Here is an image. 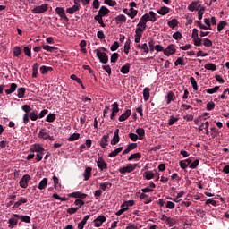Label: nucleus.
I'll list each match as a JSON object with an SVG mask.
<instances>
[{
	"instance_id": "obj_1",
	"label": "nucleus",
	"mask_w": 229,
	"mask_h": 229,
	"mask_svg": "<svg viewBox=\"0 0 229 229\" xmlns=\"http://www.w3.org/2000/svg\"><path fill=\"white\" fill-rule=\"evenodd\" d=\"M69 197L78 199H75L74 205L77 206V208H81V207H83V205H85V201H83V199H85V198H87V194L81 193L80 191H75V192L70 193Z\"/></svg>"
},
{
	"instance_id": "obj_2",
	"label": "nucleus",
	"mask_w": 229,
	"mask_h": 229,
	"mask_svg": "<svg viewBox=\"0 0 229 229\" xmlns=\"http://www.w3.org/2000/svg\"><path fill=\"white\" fill-rule=\"evenodd\" d=\"M135 169H137V164H129L124 167L119 168L118 171L121 173V174H126V173H133Z\"/></svg>"
},
{
	"instance_id": "obj_3",
	"label": "nucleus",
	"mask_w": 229,
	"mask_h": 229,
	"mask_svg": "<svg viewBox=\"0 0 229 229\" xmlns=\"http://www.w3.org/2000/svg\"><path fill=\"white\" fill-rule=\"evenodd\" d=\"M198 33V29H193L191 38L193 39L194 46L199 47L202 44L201 42H203V38H199Z\"/></svg>"
},
{
	"instance_id": "obj_4",
	"label": "nucleus",
	"mask_w": 229,
	"mask_h": 229,
	"mask_svg": "<svg viewBox=\"0 0 229 229\" xmlns=\"http://www.w3.org/2000/svg\"><path fill=\"white\" fill-rule=\"evenodd\" d=\"M95 52L101 64H108V55L106 53L101 52L99 49H96Z\"/></svg>"
},
{
	"instance_id": "obj_5",
	"label": "nucleus",
	"mask_w": 229,
	"mask_h": 229,
	"mask_svg": "<svg viewBox=\"0 0 229 229\" xmlns=\"http://www.w3.org/2000/svg\"><path fill=\"white\" fill-rule=\"evenodd\" d=\"M149 21V14L145 13L141 18L139 23L137 24L138 28L143 27V30H146L148 22Z\"/></svg>"
},
{
	"instance_id": "obj_6",
	"label": "nucleus",
	"mask_w": 229,
	"mask_h": 229,
	"mask_svg": "<svg viewBox=\"0 0 229 229\" xmlns=\"http://www.w3.org/2000/svg\"><path fill=\"white\" fill-rule=\"evenodd\" d=\"M30 180H31V176H30V174L23 175L20 180V187H21V189H28V183L30 182Z\"/></svg>"
},
{
	"instance_id": "obj_7",
	"label": "nucleus",
	"mask_w": 229,
	"mask_h": 229,
	"mask_svg": "<svg viewBox=\"0 0 229 229\" xmlns=\"http://www.w3.org/2000/svg\"><path fill=\"white\" fill-rule=\"evenodd\" d=\"M106 221V216L101 215L98 216L94 221H93V225L96 228H99L100 226H102L103 223H105Z\"/></svg>"
},
{
	"instance_id": "obj_8",
	"label": "nucleus",
	"mask_w": 229,
	"mask_h": 229,
	"mask_svg": "<svg viewBox=\"0 0 229 229\" xmlns=\"http://www.w3.org/2000/svg\"><path fill=\"white\" fill-rule=\"evenodd\" d=\"M97 165L100 169V171H105V169H108V165H106V162H105L103 157H98Z\"/></svg>"
},
{
	"instance_id": "obj_9",
	"label": "nucleus",
	"mask_w": 229,
	"mask_h": 229,
	"mask_svg": "<svg viewBox=\"0 0 229 229\" xmlns=\"http://www.w3.org/2000/svg\"><path fill=\"white\" fill-rule=\"evenodd\" d=\"M176 53V47H174V45L170 44L167 46V47L164 50V55L165 56H171V55H174Z\"/></svg>"
},
{
	"instance_id": "obj_10",
	"label": "nucleus",
	"mask_w": 229,
	"mask_h": 229,
	"mask_svg": "<svg viewBox=\"0 0 229 229\" xmlns=\"http://www.w3.org/2000/svg\"><path fill=\"white\" fill-rule=\"evenodd\" d=\"M55 13H57V15H59L61 19H64L65 22H69V18L67 17V15H65V10H64V8L56 7Z\"/></svg>"
},
{
	"instance_id": "obj_11",
	"label": "nucleus",
	"mask_w": 229,
	"mask_h": 229,
	"mask_svg": "<svg viewBox=\"0 0 229 229\" xmlns=\"http://www.w3.org/2000/svg\"><path fill=\"white\" fill-rule=\"evenodd\" d=\"M201 5L199 4V1H192L189 5H188V10L190 12H198L199 10Z\"/></svg>"
},
{
	"instance_id": "obj_12",
	"label": "nucleus",
	"mask_w": 229,
	"mask_h": 229,
	"mask_svg": "<svg viewBox=\"0 0 229 229\" xmlns=\"http://www.w3.org/2000/svg\"><path fill=\"white\" fill-rule=\"evenodd\" d=\"M47 4H42L39 6H36L34 9H32V13H44L45 12H47Z\"/></svg>"
},
{
	"instance_id": "obj_13",
	"label": "nucleus",
	"mask_w": 229,
	"mask_h": 229,
	"mask_svg": "<svg viewBox=\"0 0 229 229\" xmlns=\"http://www.w3.org/2000/svg\"><path fill=\"white\" fill-rule=\"evenodd\" d=\"M108 13H110L109 9L105 6H101L100 9L98 10L97 16L103 18V17H106V15H108Z\"/></svg>"
},
{
	"instance_id": "obj_14",
	"label": "nucleus",
	"mask_w": 229,
	"mask_h": 229,
	"mask_svg": "<svg viewBox=\"0 0 229 229\" xmlns=\"http://www.w3.org/2000/svg\"><path fill=\"white\" fill-rule=\"evenodd\" d=\"M30 150L32 153H44L46 151V149L43 148L42 145L40 144H34Z\"/></svg>"
},
{
	"instance_id": "obj_15",
	"label": "nucleus",
	"mask_w": 229,
	"mask_h": 229,
	"mask_svg": "<svg viewBox=\"0 0 229 229\" xmlns=\"http://www.w3.org/2000/svg\"><path fill=\"white\" fill-rule=\"evenodd\" d=\"M80 3H76L72 7H69L66 9V13H70V15H72L75 12H80Z\"/></svg>"
},
{
	"instance_id": "obj_16",
	"label": "nucleus",
	"mask_w": 229,
	"mask_h": 229,
	"mask_svg": "<svg viewBox=\"0 0 229 229\" xmlns=\"http://www.w3.org/2000/svg\"><path fill=\"white\" fill-rule=\"evenodd\" d=\"M130 115H131V110L127 109L124 113L122 114V115L119 116L118 121L123 123V121H126Z\"/></svg>"
},
{
	"instance_id": "obj_17",
	"label": "nucleus",
	"mask_w": 229,
	"mask_h": 229,
	"mask_svg": "<svg viewBox=\"0 0 229 229\" xmlns=\"http://www.w3.org/2000/svg\"><path fill=\"white\" fill-rule=\"evenodd\" d=\"M120 140H121V139L119 138V129H116L114 133V137L111 140L112 146H115L116 144H119Z\"/></svg>"
},
{
	"instance_id": "obj_18",
	"label": "nucleus",
	"mask_w": 229,
	"mask_h": 229,
	"mask_svg": "<svg viewBox=\"0 0 229 229\" xmlns=\"http://www.w3.org/2000/svg\"><path fill=\"white\" fill-rule=\"evenodd\" d=\"M83 176H84L85 182L90 180V176H92V167H89V166L86 167Z\"/></svg>"
},
{
	"instance_id": "obj_19",
	"label": "nucleus",
	"mask_w": 229,
	"mask_h": 229,
	"mask_svg": "<svg viewBox=\"0 0 229 229\" xmlns=\"http://www.w3.org/2000/svg\"><path fill=\"white\" fill-rule=\"evenodd\" d=\"M108 139H110V134H106L102 137V140L100 141V146L104 149L108 146Z\"/></svg>"
},
{
	"instance_id": "obj_20",
	"label": "nucleus",
	"mask_w": 229,
	"mask_h": 229,
	"mask_svg": "<svg viewBox=\"0 0 229 229\" xmlns=\"http://www.w3.org/2000/svg\"><path fill=\"white\" fill-rule=\"evenodd\" d=\"M123 149H124L123 147H119L116 149L113 150L111 153L108 154L109 158H115V157H117V155H119V153H121Z\"/></svg>"
},
{
	"instance_id": "obj_21",
	"label": "nucleus",
	"mask_w": 229,
	"mask_h": 229,
	"mask_svg": "<svg viewBox=\"0 0 229 229\" xmlns=\"http://www.w3.org/2000/svg\"><path fill=\"white\" fill-rule=\"evenodd\" d=\"M90 219V215H86L82 221L78 224V229H83L85 225H87V221Z\"/></svg>"
},
{
	"instance_id": "obj_22",
	"label": "nucleus",
	"mask_w": 229,
	"mask_h": 229,
	"mask_svg": "<svg viewBox=\"0 0 229 229\" xmlns=\"http://www.w3.org/2000/svg\"><path fill=\"white\" fill-rule=\"evenodd\" d=\"M38 138L43 139V140H47L49 138V132L46 131V129H41L39 133H38Z\"/></svg>"
},
{
	"instance_id": "obj_23",
	"label": "nucleus",
	"mask_w": 229,
	"mask_h": 229,
	"mask_svg": "<svg viewBox=\"0 0 229 229\" xmlns=\"http://www.w3.org/2000/svg\"><path fill=\"white\" fill-rule=\"evenodd\" d=\"M17 84L16 83H11L10 84V88L8 89L5 90V94L7 96H9V94H13V92H15V90H17Z\"/></svg>"
},
{
	"instance_id": "obj_24",
	"label": "nucleus",
	"mask_w": 229,
	"mask_h": 229,
	"mask_svg": "<svg viewBox=\"0 0 229 229\" xmlns=\"http://www.w3.org/2000/svg\"><path fill=\"white\" fill-rule=\"evenodd\" d=\"M142 158V154L140 153H134L131 154L129 157H128V161L131 162V160H140Z\"/></svg>"
},
{
	"instance_id": "obj_25",
	"label": "nucleus",
	"mask_w": 229,
	"mask_h": 229,
	"mask_svg": "<svg viewBox=\"0 0 229 229\" xmlns=\"http://www.w3.org/2000/svg\"><path fill=\"white\" fill-rule=\"evenodd\" d=\"M24 203H28V199L21 197V199H19L18 201H16L14 203L13 208H19V207H21V205H22Z\"/></svg>"
},
{
	"instance_id": "obj_26",
	"label": "nucleus",
	"mask_w": 229,
	"mask_h": 229,
	"mask_svg": "<svg viewBox=\"0 0 229 229\" xmlns=\"http://www.w3.org/2000/svg\"><path fill=\"white\" fill-rule=\"evenodd\" d=\"M131 64H130V63H126L123 66H122V68L120 69V72H122V74H128V72H130V67Z\"/></svg>"
},
{
	"instance_id": "obj_27",
	"label": "nucleus",
	"mask_w": 229,
	"mask_h": 229,
	"mask_svg": "<svg viewBox=\"0 0 229 229\" xmlns=\"http://www.w3.org/2000/svg\"><path fill=\"white\" fill-rule=\"evenodd\" d=\"M136 133L139 136L138 138L140 139V140H142V139H144L146 135V131L143 128H138L136 129Z\"/></svg>"
},
{
	"instance_id": "obj_28",
	"label": "nucleus",
	"mask_w": 229,
	"mask_h": 229,
	"mask_svg": "<svg viewBox=\"0 0 229 229\" xmlns=\"http://www.w3.org/2000/svg\"><path fill=\"white\" fill-rule=\"evenodd\" d=\"M38 67H40V64L38 63H35L32 66V78H37V75L38 74Z\"/></svg>"
},
{
	"instance_id": "obj_29",
	"label": "nucleus",
	"mask_w": 229,
	"mask_h": 229,
	"mask_svg": "<svg viewBox=\"0 0 229 229\" xmlns=\"http://www.w3.org/2000/svg\"><path fill=\"white\" fill-rule=\"evenodd\" d=\"M46 187H47V178H43L38 186V189H39V191H44V189H46Z\"/></svg>"
},
{
	"instance_id": "obj_30",
	"label": "nucleus",
	"mask_w": 229,
	"mask_h": 229,
	"mask_svg": "<svg viewBox=\"0 0 229 229\" xmlns=\"http://www.w3.org/2000/svg\"><path fill=\"white\" fill-rule=\"evenodd\" d=\"M116 24H123L126 21V16L124 14H120L114 18Z\"/></svg>"
},
{
	"instance_id": "obj_31",
	"label": "nucleus",
	"mask_w": 229,
	"mask_h": 229,
	"mask_svg": "<svg viewBox=\"0 0 229 229\" xmlns=\"http://www.w3.org/2000/svg\"><path fill=\"white\" fill-rule=\"evenodd\" d=\"M176 99V97L174 96V93L173 91H169L166 96V103L169 105L171 101H174Z\"/></svg>"
},
{
	"instance_id": "obj_32",
	"label": "nucleus",
	"mask_w": 229,
	"mask_h": 229,
	"mask_svg": "<svg viewBox=\"0 0 229 229\" xmlns=\"http://www.w3.org/2000/svg\"><path fill=\"white\" fill-rule=\"evenodd\" d=\"M204 68L207 71H217V66L215 64H213V63L206 64L204 65Z\"/></svg>"
},
{
	"instance_id": "obj_33",
	"label": "nucleus",
	"mask_w": 229,
	"mask_h": 229,
	"mask_svg": "<svg viewBox=\"0 0 229 229\" xmlns=\"http://www.w3.org/2000/svg\"><path fill=\"white\" fill-rule=\"evenodd\" d=\"M169 12H170L169 7H167V6H163V7H161V8L157 11V13H158L159 15H167V13H169Z\"/></svg>"
},
{
	"instance_id": "obj_34",
	"label": "nucleus",
	"mask_w": 229,
	"mask_h": 229,
	"mask_svg": "<svg viewBox=\"0 0 229 229\" xmlns=\"http://www.w3.org/2000/svg\"><path fill=\"white\" fill-rule=\"evenodd\" d=\"M55 121H56V114H55L53 113L48 114L46 118V122L47 123H55Z\"/></svg>"
},
{
	"instance_id": "obj_35",
	"label": "nucleus",
	"mask_w": 229,
	"mask_h": 229,
	"mask_svg": "<svg viewBox=\"0 0 229 229\" xmlns=\"http://www.w3.org/2000/svg\"><path fill=\"white\" fill-rule=\"evenodd\" d=\"M147 14L148 15V21H150V22H156L157 21V13H155V12L150 11Z\"/></svg>"
},
{
	"instance_id": "obj_36",
	"label": "nucleus",
	"mask_w": 229,
	"mask_h": 229,
	"mask_svg": "<svg viewBox=\"0 0 229 229\" xmlns=\"http://www.w3.org/2000/svg\"><path fill=\"white\" fill-rule=\"evenodd\" d=\"M203 126H205L204 130H206V135H209L210 131H208V126H210V123L208 122H205V123H201V125L199 127V130L202 131Z\"/></svg>"
},
{
	"instance_id": "obj_37",
	"label": "nucleus",
	"mask_w": 229,
	"mask_h": 229,
	"mask_svg": "<svg viewBox=\"0 0 229 229\" xmlns=\"http://www.w3.org/2000/svg\"><path fill=\"white\" fill-rule=\"evenodd\" d=\"M101 191H106V189H110L112 187V183L109 182H101L100 184Z\"/></svg>"
},
{
	"instance_id": "obj_38",
	"label": "nucleus",
	"mask_w": 229,
	"mask_h": 229,
	"mask_svg": "<svg viewBox=\"0 0 229 229\" xmlns=\"http://www.w3.org/2000/svg\"><path fill=\"white\" fill-rule=\"evenodd\" d=\"M26 94V89L25 88H19L17 89V97L22 99L24 98V95Z\"/></svg>"
},
{
	"instance_id": "obj_39",
	"label": "nucleus",
	"mask_w": 229,
	"mask_h": 229,
	"mask_svg": "<svg viewBox=\"0 0 229 229\" xmlns=\"http://www.w3.org/2000/svg\"><path fill=\"white\" fill-rule=\"evenodd\" d=\"M9 223V228H14L15 226H17V223H19V220L15 219V218H10L8 220Z\"/></svg>"
},
{
	"instance_id": "obj_40",
	"label": "nucleus",
	"mask_w": 229,
	"mask_h": 229,
	"mask_svg": "<svg viewBox=\"0 0 229 229\" xmlns=\"http://www.w3.org/2000/svg\"><path fill=\"white\" fill-rule=\"evenodd\" d=\"M167 24L169 28H176V26H178V20L174 18L168 21Z\"/></svg>"
},
{
	"instance_id": "obj_41",
	"label": "nucleus",
	"mask_w": 229,
	"mask_h": 229,
	"mask_svg": "<svg viewBox=\"0 0 229 229\" xmlns=\"http://www.w3.org/2000/svg\"><path fill=\"white\" fill-rule=\"evenodd\" d=\"M138 13H139V11L135 10L134 8H131L129 10V17L131 19H135V17H137Z\"/></svg>"
},
{
	"instance_id": "obj_42",
	"label": "nucleus",
	"mask_w": 229,
	"mask_h": 229,
	"mask_svg": "<svg viewBox=\"0 0 229 229\" xmlns=\"http://www.w3.org/2000/svg\"><path fill=\"white\" fill-rule=\"evenodd\" d=\"M143 99L144 101L149 100V88H145L143 89Z\"/></svg>"
},
{
	"instance_id": "obj_43",
	"label": "nucleus",
	"mask_w": 229,
	"mask_h": 229,
	"mask_svg": "<svg viewBox=\"0 0 229 229\" xmlns=\"http://www.w3.org/2000/svg\"><path fill=\"white\" fill-rule=\"evenodd\" d=\"M52 198H54L55 199H59L60 201H69V199L67 197H60L58 193H54L52 195Z\"/></svg>"
},
{
	"instance_id": "obj_44",
	"label": "nucleus",
	"mask_w": 229,
	"mask_h": 229,
	"mask_svg": "<svg viewBox=\"0 0 229 229\" xmlns=\"http://www.w3.org/2000/svg\"><path fill=\"white\" fill-rule=\"evenodd\" d=\"M21 53H22V48H21V47H15L13 48L14 56L19 57L21 56Z\"/></svg>"
},
{
	"instance_id": "obj_45",
	"label": "nucleus",
	"mask_w": 229,
	"mask_h": 229,
	"mask_svg": "<svg viewBox=\"0 0 229 229\" xmlns=\"http://www.w3.org/2000/svg\"><path fill=\"white\" fill-rule=\"evenodd\" d=\"M130 44H131V41L130 39H128L124 44L123 51L125 55H128V53H130Z\"/></svg>"
},
{
	"instance_id": "obj_46",
	"label": "nucleus",
	"mask_w": 229,
	"mask_h": 229,
	"mask_svg": "<svg viewBox=\"0 0 229 229\" xmlns=\"http://www.w3.org/2000/svg\"><path fill=\"white\" fill-rule=\"evenodd\" d=\"M71 80H74L75 81H77L79 83V85H81L82 87V89H85V87H83V81H81V79L78 78V76L72 74Z\"/></svg>"
},
{
	"instance_id": "obj_47",
	"label": "nucleus",
	"mask_w": 229,
	"mask_h": 229,
	"mask_svg": "<svg viewBox=\"0 0 229 229\" xmlns=\"http://www.w3.org/2000/svg\"><path fill=\"white\" fill-rule=\"evenodd\" d=\"M30 119L31 121H37L38 118V114H37V111H32L29 114Z\"/></svg>"
},
{
	"instance_id": "obj_48",
	"label": "nucleus",
	"mask_w": 229,
	"mask_h": 229,
	"mask_svg": "<svg viewBox=\"0 0 229 229\" xmlns=\"http://www.w3.org/2000/svg\"><path fill=\"white\" fill-rule=\"evenodd\" d=\"M78 139H80V133H73L69 137L68 140L69 142H74V140H78Z\"/></svg>"
},
{
	"instance_id": "obj_49",
	"label": "nucleus",
	"mask_w": 229,
	"mask_h": 229,
	"mask_svg": "<svg viewBox=\"0 0 229 229\" xmlns=\"http://www.w3.org/2000/svg\"><path fill=\"white\" fill-rule=\"evenodd\" d=\"M198 19L199 21H201L203 19V14L205 13V7H200L198 11Z\"/></svg>"
},
{
	"instance_id": "obj_50",
	"label": "nucleus",
	"mask_w": 229,
	"mask_h": 229,
	"mask_svg": "<svg viewBox=\"0 0 229 229\" xmlns=\"http://www.w3.org/2000/svg\"><path fill=\"white\" fill-rule=\"evenodd\" d=\"M94 19L97 21V22H98V24H100V26L102 28H105L106 26L105 24V22L103 21V17H101V16H95Z\"/></svg>"
},
{
	"instance_id": "obj_51",
	"label": "nucleus",
	"mask_w": 229,
	"mask_h": 229,
	"mask_svg": "<svg viewBox=\"0 0 229 229\" xmlns=\"http://www.w3.org/2000/svg\"><path fill=\"white\" fill-rule=\"evenodd\" d=\"M228 25V22L223 21H220L217 25V31H223L225 26H227Z\"/></svg>"
},
{
	"instance_id": "obj_52",
	"label": "nucleus",
	"mask_w": 229,
	"mask_h": 229,
	"mask_svg": "<svg viewBox=\"0 0 229 229\" xmlns=\"http://www.w3.org/2000/svg\"><path fill=\"white\" fill-rule=\"evenodd\" d=\"M215 108H216V103L211 101L207 104L206 110H208V112H210V111L214 110Z\"/></svg>"
},
{
	"instance_id": "obj_53",
	"label": "nucleus",
	"mask_w": 229,
	"mask_h": 229,
	"mask_svg": "<svg viewBox=\"0 0 229 229\" xmlns=\"http://www.w3.org/2000/svg\"><path fill=\"white\" fill-rule=\"evenodd\" d=\"M219 90V86L206 89L207 94H216Z\"/></svg>"
},
{
	"instance_id": "obj_54",
	"label": "nucleus",
	"mask_w": 229,
	"mask_h": 229,
	"mask_svg": "<svg viewBox=\"0 0 229 229\" xmlns=\"http://www.w3.org/2000/svg\"><path fill=\"white\" fill-rule=\"evenodd\" d=\"M217 135H219V130H217V128H216V127H212L211 128V137L213 139H216V137H217Z\"/></svg>"
},
{
	"instance_id": "obj_55",
	"label": "nucleus",
	"mask_w": 229,
	"mask_h": 229,
	"mask_svg": "<svg viewBox=\"0 0 229 229\" xmlns=\"http://www.w3.org/2000/svg\"><path fill=\"white\" fill-rule=\"evenodd\" d=\"M133 205H135V200H128V201H124L121 207H127L129 208V207H133Z\"/></svg>"
},
{
	"instance_id": "obj_56",
	"label": "nucleus",
	"mask_w": 229,
	"mask_h": 229,
	"mask_svg": "<svg viewBox=\"0 0 229 229\" xmlns=\"http://www.w3.org/2000/svg\"><path fill=\"white\" fill-rule=\"evenodd\" d=\"M190 81L193 89L198 90V82H196V79H194V77H191Z\"/></svg>"
},
{
	"instance_id": "obj_57",
	"label": "nucleus",
	"mask_w": 229,
	"mask_h": 229,
	"mask_svg": "<svg viewBox=\"0 0 229 229\" xmlns=\"http://www.w3.org/2000/svg\"><path fill=\"white\" fill-rule=\"evenodd\" d=\"M43 49H45V51H48V53H53V51H55V49H56V47H51L49 45H43Z\"/></svg>"
},
{
	"instance_id": "obj_58",
	"label": "nucleus",
	"mask_w": 229,
	"mask_h": 229,
	"mask_svg": "<svg viewBox=\"0 0 229 229\" xmlns=\"http://www.w3.org/2000/svg\"><path fill=\"white\" fill-rule=\"evenodd\" d=\"M21 110H23L25 114H31V106H30V105H23Z\"/></svg>"
},
{
	"instance_id": "obj_59",
	"label": "nucleus",
	"mask_w": 229,
	"mask_h": 229,
	"mask_svg": "<svg viewBox=\"0 0 229 229\" xmlns=\"http://www.w3.org/2000/svg\"><path fill=\"white\" fill-rule=\"evenodd\" d=\"M202 40H203V46H205V47H212V40L207 38Z\"/></svg>"
},
{
	"instance_id": "obj_60",
	"label": "nucleus",
	"mask_w": 229,
	"mask_h": 229,
	"mask_svg": "<svg viewBox=\"0 0 229 229\" xmlns=\"http://www.w3.org/2000/svg\"><path fill=\"white\" fill-rule=\"evenodd\" d=\"M144 30L143 29H136L135 30V38H142V33H144Z\"/></svg>"
},
{
	"instance_id": "obj_61",
	"label": "nucleus",
	"mask_w": 229,
	"mask_h": 229,
	"mask_svg": "<svg viewBox=\"0 0 229 229\" xmlns=\"http://www.w3.org/2000/svg\"><path fill=\"white\" fill-rule=\"evenodd\" d=\"M112 112H114V114H119V103L114 102L112 105Z\"/></svg>"
},
{
	"instance_id": "obj_62",
	"label": "nucleus",
	"mask_w": 229,
	"mask_h": 229,
	"mask_svg": "<svg viewBox=\"0 0 229 229\" xmlns=\"http://www.w3.org/2000/svg\"><path fill=\"white\" fill-rule=\"evenodd\" d=\"M174 64L175 66L178 67V65H185V61L183 60V57H178Z\"/></svg>"
},
{
	"instance_id": "obj_63",
	"label": "nucleus",
	"mask_w": 229,
	"mask_h": 229,
	"mask_svg": "<svg viewBox=\"0 0 229 229\" xmlns=\"http://www.w3.org/2000/svg\"><path fill=\"white\" fill-rule=\"evenodd\" d=\"M23 53H25L26 56L31 58V48H30L29 47H24Z\"/></svg>"
},
{
	"instance_id": "obj_64",
	"label": "nucleus",
	"mask_w": 229,
	"mask_h": 229,
	"mask_svg": "<svg viewBox=\"0 0 229 229\" xmlns=\"http://www.w3.org/2000/svg\"><path fill=\"white\" fill-rule=\"evenodd\" d=\"M204 22L206 24V29L204 30H212V25L210 24V19L205 18Z\"/></svg>"
}]
</instances>
